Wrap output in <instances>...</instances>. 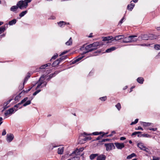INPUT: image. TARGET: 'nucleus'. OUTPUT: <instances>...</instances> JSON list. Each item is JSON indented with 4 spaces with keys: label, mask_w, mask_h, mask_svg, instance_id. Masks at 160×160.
<instances>
[{
    "label": "nucleus",
    "mask_w": 160,
    "mask_h": 160,
    "mask_svg": "<svg viewBox=\"0 0 160 160\" xmlns=\"http://www.w3.org/2000/svg\"><path fill=\"white\" fill-rule=\"evenodd\" d=\"M45 77V76H44V75H42V76L40 78H39L38 82H36L35 84L34 85H33L32 87L29 88L26 91H24V92L26 93H27L37 83H38V85H37V87L36 88V89H37L38 88H40L41 86V88H42L43 87L46 86L47 84V82H45L44 81Z\"/></svg>",
    "instance_id": "obj_1"
},
{
    "label": "nucleus",
    "mask_w": 160,
    "mask_h": 160,
    "mask_svg": "<svg viewBox=\"0 0 160 160\" xmlns=\"http://www.w3.org/2000/svg\"><path fill=\"white\" fill-rule=\"evenodd\" d=\"M17 5L20 9H22L26 8L28 6V4L25 1L21 0L18 2Z\"/></svg>",
    "instance_id": "obj_2"
},
{
    "label": "nucleus",
    "mask_w": 160,
    "mask_h": 160,
    "mask_svg": "<svg viewBox=\"0 0 160 160\" xmlns=\"http://www.w3.org/2000/svg\"><path fill=\"white\" fill-rule=\"evenodd\" d=\"M104 145L106 147L107 151H110L115 148V147L113 143H105Z\"/></svg>",
    "instance_id": "obj_3"
},
{
    "label": "nucleus",
    "mask_w": 160,
    "mask_h": 160,
    "mask_svg": "<svg viewBox=\"0 0 160 160\" xmlns=\"http://www.w3.org/2000/svg\"><path fill=\"white\" fill-rule=\"evenodd\" d=\"M132 37H137V36L136 35H131L129 36L128 37H124L122 40V42L126 43L131 42V41L130 40V38Z\"/></svg>",
    "instance_id": "obj_4"
},
{
    "label": "nucleus",
    "mask_w": 160,
    "mask_h": 160,
    "mask_svg": "<svg viewBox=\"0 0 160 160\" xmlns=\"http://www.w3.org/2000/svg\"><path fill=\"white\" fill-rule=\"evenodd\" d=\"M63 57L60 58L59 59H57L52 64V67H55L58 65L62 60L63 59Z\"/></svg>",
    "instance_id": "obj_5"
},
{
    "label": "nucleus",
    "mask_w": 160,
    "mask_h": 160,
    "mask_svg": "<svg viewBox=\"0 0 160 160\" xmlns=\"http://www.w3.org/2000/svg\"><path fill=\"white\" fill-rule=\"evenodd\" d=\"M14 136L12 134H7V140L10 142L13 139Z\"/></svg>",
    "instance_id": "obj_6"
},
{
    "label": "nucleus",
    "mask_w": 160,
    "mask_h": 160,
    "mask_svg": "<svg viewBox=\"0 0 160 160\" xmlns=\"http://www.w3.org/2000/svg\"><path fill=\"white\" fill-rule=\"evenodd\" d=\"M14 111V108H11L10 109L6 111V112H5L4 115L6 116H7L9 115H11L13 113Z\"/></svg>",
    "instance_id": "obj_7"
},
{
    "label": "nucleus",
    "mask_w": 160,
    "mask_h": 160,
    "mask_svg": "<svg viewBox=\"0 0 160 160\" xmlns=\"http://www.w3.org/2000/svg\"><path fill=\"white\" fill-rule=\"evenodd\" d=\"M85 48L87 51L85 52H83V54H85L87 52H89L93 51V49L92 48V46L91 44H90L88 45L87 46L85 47Z\"/></svg>",
    "instance_id": "obj_8"
},
{
    "label": "nucleus",
    "mask_w": 160,
    "mask_h": 160,
    "mask_svg": "<svg viewBox=\"0 0 160 160\" xmlns=\"http://www.w3.org/2000/svg\"><path fill=\"white\" fill-rule=\"evenodd\" d=\"M115 144L117 148L118 149H121L124 147V145L123 143H115Z\"/></svg>",
    "instance_id": "obj_9"
},
{
    "label": "nucleus",
    "mask_w": 160,
    "mask_h": 160,
    "mask_svg": "<svg viewBox=\"0 0 160 160\" xmlns=\"http://www.w3.org/2000/svg\"><path fill=\"white\" fill-rule=\"evenodd\" d=\"M92 46V48L93 49V51L98 48L99 46V43L98 42H95L92 44H91Z\"/></svg>",
    "instance_id": "obj_10"
},
{
    "label": "nucleus",
    "mask_w": 160,
    "mask_h": 160,
    "mask_svg": "<svg viewBox=\"0 0 160 160\" xmlns=\"http://www.w3.org/2000/svg\"><path fill=\"white\" fill-rule=\"evenodd\" d=\"M106 158V157L105 155L101 154L98 156L97 160H105Z\"/></svg>",
    "instance_id": "obj_11"
},
{
    "label": "nucleus",
    "mask_w": 160,
    "mask_h": 160,
    "mask_svg": "<svg viewBox=\"0 0 160 160\" xmlns=\"http://www.w3.org/2000/svg\"><path fill=\"white\" fill-rule=\"evenodd\" d=\"M138 147L141 149L143 150H146V147L144 146L143 144L142 143H139L138 144Z\"/></svg>",
    "instance_id": "obj_12"
},
{
    "label": "nucleus",
    "mask_w": 160,
    "mask_h": 160,
    "mask_svg": "<svg viewBox=\"0 0 160 160\" xmlns=\"http://www.w3.org/2000/svg\"><path fill=\"white\" fill-rule=\"evenodd\" d=\"M124 38V36L123 35H118L115 37L113 39V40H118Z\"/></svg>",
    "instance_id": "obj_13"
},
{
    "label": "nucleus",
    "mask_w": 160,
    "mask_h": 160,
    "mask_svg": "<svg viewBox=\"0 0 160 160\" xmlns=\"http://www.w3.org/2000/svg\"><path fill=\"white\" fill-rule=\"evenodd\" d=\"M64 150V147H59L58 149V154H62L63 153Z\"/></svg>",
    "instance_id": "obj_14"
},
{
    "label": "nucleus",
    "mask_w": 160,
    "mask_h": 160,
    "mask_svg": "<svg viewBox=\"0 0 160 160\" xmlns=\"http://www.w3.org/2000/svg\"><path fill=\"white\" fill-rule=\"evenodd\" d=\"M116 49V48L115 47H112L109 48L108 49L106 50V52H111L115 50Z\"/></svg>",
    "instance_id": "obj_15"
},
{
    "label": "nucleus",
    "mask_w": 160,
    "mask_h": 160,
    "mask_svg": "<svg viewBox=\"0 0 160 160\" xmlns=\"http://www.w3.org/2000/svg\"><path fill=\"white\" fill-rule=\"evenodd\" d=\"M72 39L71 38H70L68 41L67 42L65 43V44L66 45L69 46L70 45L72 44Z\"/></svg>",
    "instance_id": "obj_16"
},
{
    "label": "nucleus",
    "mask_w": 160,
    "mask_h": 160,
    "mask_svg": "<svg viewBox=\"0 0 160 160\" xmlns=\"http://www.w3.org/2000/svg\"><path fill=\"white\" fill-rule=\"evenodd\" d=\"M80 152L79 151V149H78L75 150L74 151H73L72 154H75L76 155H80Z\"/></svg>",
    "instance_id": "obj_17"
},
{
    "label": "nucleus",
    "mask_w": 160,
    "mask_h": 160,
    "mask_svg": "<svg viewBox=\"0 0 160 160\" xmlns=\"http://www.w3.org/2000/svg\"><path fill=\"white\" fill-rule=\"evenodd\" d=\"M18 6L17 5V6H12L10 8L11 11L14 12L17 10L18 8Z\"/></svg>",
    "instance_id": "obj_18"
},
{
    "label": "nucleus",
    "mask_w": 160,
    "mask_h": 160,
    "mask_svg": "<svg viewBox=\"0 0 160 160\" xmlns=\"http://www.w3.org/2000/svg\"><path fill=\"white\" fill-rule=\"evenodd\" d=\"M98 156V154H91L89 158L91 160H93L94 158Z\"/></svg>",
    "instance_id": "obj_19"
},
{
    "label": "nucleus",
    "mask_w": 160,
    "mask_h": 160,
    "mask_svg": "<svg viewBox=\"0 0 160 160\" xmlns=\"http://www.w3.org/2000/svg\"><path fill=\"white\" fill-rule=\"evenodd\" d=\"M112 36H108L106 37H104L103 38L102 41H106L109 40H111L112 39Z\"/></svg>",
    "instance_id": "obj_20"
},
{
    "label": "nucleus",
    "mask_w": 160,
    "mask_h": 160,
    "mask_svg": "<svg viewBox=\"0 0 160 160\" xmlns=\"http://www.w3.org/2000/svg\"><path fill=\"white\" fill-rule=\"evenodd\" d=\"M137 81L138 83L142 84L144 81V79L142 78L139 77L137 78Z\"/></svg>",
    "instance_id": "obj_21"
},
{
    "label": "nucleus",
    "mask_w": 160,
    "mask_h": 160,
    "mask_svg": "<svg viewBox=\"0 0 160 160\" xmlns=\"http://www.w3.org/2000/svg\"><path fill=\"white\" fill-rule=\"evenodd\" d=\"M50 65H51V63H47V64H45L44 65H42V66H41L40 67V68L41 69H44L46 67L48 66H49Z\"/></svg>",
    "instance_id": "obj_22"
},
{
    "label": "nucleus",
    "mask_w": 160,
    "mask_h": 160,
    "mask_svg": "<svg viewBox=\"0 0 160 160\" xmlns=\"http://www.w3.org/2000/svg\"><path fill=\"white\" fill-rule=\"evenodd\" d=\"M30 77V74L29 73H28L27 74V76L24 79V82L23 83V86L24 84V83L27 82L28 80V78H29Z\"/></svg>",
    "instance_id": "obj_23"
},
{
    "label": "nucleus",
    "mask_w": 160,
    "mask_h": 160,
    "mask_svg": "<svg viewBox=\"0 0 160 160\" xmlns=\"http://www.w3.org/2000/svg\"><path fill=\"white\" fill-rule=\"evenodd\" d=\"M83 56H82V57L78 58L76 59L75 60H73L72 62V63L74 64V63L77 62H78L80 60L83 58Z\"/></svg>",
    "instance_id": "obj_24"
},
{
    "label": "nucleus",
    "mask_w": 160,
    "mask_h": 160,
    "mask_svg": "<svg viewBox=\"0 0 160 160\" xmlns=\"http://www.w3.org/2000/svg\"><path fill=\"white\" fill-rule=\"evenodd\" d=\"M134 4L131 3L128 6V10L131 11L134 6Z\"/></svg>",
    "instance_id": "obj_25"
},
{
    "label": "nucleus",
    "mask_w": 160,
    "mask_h": 160,
    "mask_svg": "<svg viewBox=\"0 0 160 160\" xmlns=\"http://www.w3.org/2000/svg\"><path fill=\"white\" fill-rule=\"evenodd\" d=\"M17 21L16 19H14L9 22L8 24L10 25H12L15 24L16 22Z\"/></svg>",
    "instance_id": "obj_26"
},
{
    "label": "nucleus",
    "mask_w": 160,
    "mask_h": 160,
    "mask_svg": "<svg viewBox=\"0 0 160 160\" xmlns=\"http://www.w3.org/2000/svg\"><path fill=\"white\" fill-rule=\"evenodd\" d=\"M140 37L141 38V39L143 40H147L148 39V37L147 35H142Z\"/></svg>",
    "instance_id": "obj_27"
},
{
    "label": "nucleus",
    "mask_w": 160,
    "mask_h": 160,
    "mask_svg": "<svg viewBox=\"0 0 160 160\" xmlns=\"http://www.w3.org/2000/svg\"><path fill=\"white\" fill-rule=\"evenodd\" d=\"M135 156H136L135 154L134 153H132L131 154H130V155L128 156L127 157V159H131L132 157H133Z\"/></svg>",
    "instance_id": "obj_28"
},
{
    "label": "nucleus",
    "mask_w": 160,
    "mask_h": 160,
    "mask_svg": "<svg viewBox=\"0 0 160 160\" xmlns=\"http://www.w3.org/2000/svg\"><path fill=\"white\" fill-rule=\"evenodd\" d=\"M151 123L149 122H142V124L143 126L147 127L148 126L151 125Z\"/></svg>",
    "instance_id": "obj_29"
},
{
    "label": "nucleus",
    "mask_w": 160,
    "mask_h": 160,
    "mask_svg": "<svg viewBox=\"0 0 160 160\" xmlns=\"http://www.w3.org/2000/svg\"><path fill=\"white\" fill-rule=\"evenodd\" d=\"M27 11H23L19 14V16L21 18L23 17L25 14H26L27 13Z\"/></svg>",
    "instance_id": "obj_30"
},
{
    "label": "nucleus",
    "mask_w": 160,
    "mask_h": 160,
    "mask_svg": "<svg viewBox=\"0 0 160 160\" xmlns=\"http://www.w3.org/2000/svg\"><path fill=\"white\" fill-rule=\"evenodd\" d=\"M87 140V139H86V137L85 138L83 139H82L81 140H79V143L80 144H82L84 143Z\"/></svg>",
    "instance_id": "obj_31"
},
{
    "label": "nucleus",
    "mask_w": 160,
    "mask_h": 160,
    "mask_svg": "<svg viewBox=\"0 0 160 160\" xmlns=\"http://www.w3.org/2000/svg\"><path fill=\"white\" fill-rule=\"evenodd\" d=\"M115 107L118 110H120L121 108V104L119 102L115 105Z\"/></svg>",
    "instance_id": "obj_32"
},
{
    "label": "nucleus",
    "mask_w": 160,
    "mask_h": 160,
    "mask_svg": "<svg viewBox=\"0 0 160 160\" xmlns=\"http://www.w3.org/2000/svg\"><path fill=\"white\" fill-rule=\"evenodd\" d=\"M5 27H2L0 28V34L2 33L5 31Z\"/></svg>",
    "instance_id": "obj_33"
},
{
    "label": "nucleus",
    "mask_w": 160,
    "mask_h": 160,
    "mask_svg": "<svg viewBox=\"0 0 160 160\" xmlns=\"http://www.w3.org/2000/svg\"><path fill=\"white\" fill-rule=\"evenodd\" d=\"M154 48L157 50H160V45L156 44L155 45Z\"/></svg>",
    "instance_id": "obj_34"
},
{
    "label": "nucleus",
    "mask_w": 160,
    "mask_h": 160,
    "mask_svg": "<svg viewBox=\"0 0 160 160\" xmlns=\"http://www.w3.org/2000/svg\"><path fill=\"white\" fill-rule=\"evenodd\" d=\"M31 101L30 100L28 101H27V102L25 103L23 105V106L25 107L26 106L30 104L31 103Z\"/></svg>",
    "instance_id": "obj_35"
},
{
    "label": "nucleus",
    "mask_w": 160,
    "mask_h": 160,
    "mask_svg": "<svg viewBox=\"0 0 160 160\" xmlns=\"http://www.w3.org/2000/svg\"><path fill=\"white\" fill-rule=\"evenodd\" d=\"M28 99V98L27 97H26L24 99H23L21 101V102L20 103V104H22L24 103V102H25Z\"/></svg>",
    "instance_id": "obj_36"
},
{
    "label": "nucleus",
    "mask_w": 160,
    "mask_h": 160,
    "mask_svg": "<svg viewBox=\"0 0 160 160\" xmlns=\"http://www.w3.org/2000/svg\"><path fill=\"white\" fill-rule=\"evenodd\" d=\"M135 37H132L130 38V40L131 41V42H135L136 41L137 39L136 38H134Z\"/></svg>",
    "instance_id": "obj_37"
},
{
    "label": "nucleus",
    "mask_w": 160,
    "mask_h": 160,
    "mask_svg": "<svg viewBox=\"0 0 160 160\" xmlns=\"http://www.w3.org/2000/svg\"><path fill=\"white\" fill-rule=\"evenodd\" d=\"M92 134L91 133H87L86 132H83L82 133L81 135L82 136H88Z\"/></svg>",
    "instance_id": "obj_38"
},
{
    "label": "nucleus",
    "mask_w": 160,
    "mask_h": 160,
    "mask_svg": "<svg viewBox=\"0 0 160 160\" xmlns=\"http://www.w3.org/2000/svg\"><path fill=\"white\" fill-rule=\"evenodd\" d=\"M64 23H65V22L63 21H60L59 22H58V24L59 26L60 27L62 26V25Z\"/></svg>",
    "instance_id": "obj_39"
},
{
    "label": "nucleus",
    "mask_w": 160,
    "mask_h": 160,
    "mask_svg": "<svg viewBox=\"0 0 160 160\" xmlns=\"http://www.w3.org/2000/svg\"><path fill=\"white\" fill-rule=\"evenodd\" d=\"M107 99V97L106 96L103 97H101L100 98V99L102 101H105Z\"/></svg>",
    "instance_id": "obj_40"
},
{
    "label": "nucleus",
    "mask_w": 160,
    "mask_h": 160,
    "mask_svg": "<svg viewBox=\"0 0 160 160\" xmlns=\"http://www.w3.org/2000/svg\"><path fill=\"white\" fill-rule=\"evenodd\" d=\"M101 133H102L101 132H93L92 133V134L94 135H98L99 134H101Z\"/></svg>",
    "instance_id": "obj_41"
},
{
    "label": "nucleus",
    "mask_w": 160,
    "mask_h": 160,
    "mask_svg": "<svg viewBox=\"0 0 160 160\" xmlns=\"http://www.w3.org/2000/svg\"><path fill=\"white\" fill-rule=\"evenodd\" d=\"M151 160H160V158L154 157L153 159Z\"/></svg>",
    "instance_id": "obj_42"
},
{
    "label": "nucleus",
    "mask_w": 160,
    "mask_h": 160,
    "mask_svg": "<svg viewBox=\"0 0 160 160\" xmlns=\"http://www.w3.org/2000/svg\"><path fill=\"white\" fill-rule=\"evenodd\" d=\"M58 54H56V55H54L52 57V58L51 59V60L52 59H55L58 57Z\"/></svg>",
    "instance_id": "obj_43"
},
{
    "label": "nucleus",
    "mask_w": 160,
    "mask_h": 160,
    "mask_svg": "<svg viewBox=\"0 0 160 160\" xmlns=\"http://www.w3.org/2000/svg\"><path fill=\"white\" fill-rule=\"evenodd\" d=\"M6 134V130L4 129L3 130V131H2V136H4V135H5Z\"/></svg>",
    "instance_id": "obj_44"
},
{
    "label": "nucleus",
    "mask_w": 160,
    "mask_h": 160,
    "mask_svg": "<svg viewBox=\"0 0 160 160\" xmlns=\"http://www.w3.org/2000/svg\"><path fill=\"white\" fill-rule=\"evenodd\" d=\"M109 140H110V139H103L102 140V141H101V142H105L106 141H109Z\"/></svg>",
    "instance_id": "obj_45"
},
{
    "label": "nucleus",
    "mask_w": 160,
    "mask_h": 160,
    "mask_svg": "<svg viewBox=\"0 0 160 160\" xmlns=\"http://www.w3.org/2000/svg\"><path fill=\"white\" fill-rule=\"evenodd\" d=\"M54 73L53 74H51L49 76L48 78L47 79L48 80H49L53 77V75H54Z\"/></svg>",
    "instance_id": "obj_46"
},
{
    "label": "nucleus",
    "mask_w": 160,
    "mask_h": 160,
    "mask_svg": "<svg viewBox=\"0 0 160 160\" xmlns=\"http://www.w3.org/2000/svg\"><path fill=\"white\" fill-rule=\"evenodd\" d=\"M157 128H149L148 129L150 130H152L153 131H156L157 130Z\"/></svg>",
    "instance_id": "obj_47"
},
{
    "label": "nucleus",
    "mask_w": 160,
    "mask_h": 160,
    "mask_svg": "<svg viewBox=\"0 0 160 160\" xmlns=\"http://www.w3.org/2000/svg\"><path fill=\"white\" fill-rule=\"evenodd\" d=\"M136 129L137 130H143V128L140 126L138 127L137 128H136Z\"/></svg>",
    "instance_id": "obj_48"
},
{
    "label": "nucleus",
    "mask_w": 160,
    "mask_h": 160,
    "mask_svg": "<svg viewBox=\"0 0 160 160\" xmlns=\"http://www.w3.org/2000/svg\"><path fill=\"white\" fill-rule=\"evenodd\" d=\"M142 136H143V137H150V136L148 134H144L143 135H142Z\"/></svg>",
    "instance_id": "obj_49"
},
{
    "label": "nucleus",
    "mask_w": 160,
    "mask_h": 160,
    "mask_svg": "<svg viewBox=\"0 0 160 160\" xmlns=\"http://www.w3.org/2000/svg\"><path fill=\"white\" fill-rule=\"evenodd\" d=\"M67 52V51H64V52H62L60 55V56H61L62 55H63L65 54H66Z\"/></svg>",
    "instance_id": "obj_50"
},
{
    "label": "nucleus",
    "mask_w": 160,
    "mask_h": 160,
    "mask_svg": "<svg viewBox=\"0 0 160 160\" xmlns=\"http://www.w3.org/2000/svg\"><path fill=\"white\" fill-rule=\"evenodd\" d=\"M78 149H79V151L80 152H82L83 151V150H84V148H80Z\"/></svg>",
    "instance_id": "obj_51"
},
{
    "label": "nucleus",
    "mask_w": 160,
    "mask_h": 160,
    "mask_svg": "<svg viewBox=\"0 0 160 160\" xmlns=\"http://www.w3.org/2000/svg\"><path fill=\"white\" fill-rule=\"evenodd\" d=\"M126 139V138L124 137H121L120 138V140H124Z\"/></svg>",
    "instance_id": "obj_52"
},
{
    "label": "nucleus",
    "mask_w": 160,
    "mask_h": 160,
    "mask_svg": "<svg viewBox=\"0 0 160 160\" xmlns=\"http://www.w3.org/2000/svg\"><path fill=\"white\" fill-rule=\"evenodd\" d=\"M124 19V18L123 17L121 20L119 22V23H120V24H122V22H123V19Z\"/></svg>",
    "instance_id": "obj_53"
},
{
    "label": "nucleus",
    "mask_w": 160,
    "mask_h": 160,
    "mask_svg": "<svg viewBox=\"0 0 160 160\" xmlns=\"http://www.w3.org/2000/svg\"><path fill=\"white\" fill-rule=\"evenodd\" d=\"M32 0H25L26 2L28 4V3L30 2Z\"/></svg>",
    "instance_id": "obj_54"
},
{
    "label": "nucleus",
    "mask_w": 160,
    "mask_h": 160,
    "mask_svg": "<svg viewBox=\"0 0 160 160\" xmlns=\"http://www.w3.org/2000/svg\"><path fill=\"white\" fill-rule=\"evenodd\" d=\"M12 100V99H10L7 102H6V105L8 104Z\"/></svg>",
    "instance_id": "obj_55"
},
{
    "label": "nucleus",
    "mask_w": 160,
    "mask_h": 160,
    "mask_svg": "<svg viewBox=\"0 0 160 160\" xmlns=\"http://www.w3.org/2000/svg\"><path fill=\"white\" fill-rule=\"evenodd\" d=\"M102 133H103V134L101 136L102 137H103L104 135H106L108 133V132H107L106 133H104V132H102Z\"/></svg>",
    "instance_id": "obj_56"
},
{
    "label": "nucleus",
    "mask_w": 160,
    "mask_h": 160,
    "mask_svg": "<svg viewBox=\"0 0 160 160\" xmlns=\"http://www.w3.org/2000/svg\"><path fill=\"white\" fill-rule=\"evenodd\" d=\"M20 104H20V103H19L18 104L15 105V106H14V107H15L18 108L19 107V105H20Z\"/></svg>",
    "instance_id": "obj_57"
},
{
    "label": "nucleus",
    "mask_w": 160,
    "mask_h": 160,
    "mask_svg": "<svg viewBox=\"0 0 160 160\" xmlns=\"http://www.w3.org/2000/svg\"><path fill=\"white\" fill-rule=\"evenodd\" d=\"M137 134V132H133L132 134V136H133V135H136V134Z\"/></svg>",
    "instance_id": "obj_58"
},
{
    "label": "nucleus",
    "mask_w": 160,
    "mask_h": 160,
    "mask_svg": "<svg viewBox=\"0 0 160 160\" xmlns=\"http://www.w3.org/2000/svg\"><path fill=\"white\" fill-rule=\"evenodd\" d=\"M86 139H87L88 140H90L91 139H92V138L91 137H86Z\"/></svg>",
    "instance_id": "obj_59"
},
{
    "label": "nucleus",
    "mask_w": 160,
    "mask_h": 160,
    "mask_svg": "<svg viewBox=\"0 0 160 160\" xmlns=\"http://www.w3.org/2000/svg\"><path fill=\"white\" fill-rule=\"evenodd\" d=\"M138 121V119H136L135 120V121H134V122L136 124L137 123Z\"/></svg>",
    "instance_id": "obj_60"
},
{
    "label": "nucleus",
    "mask_w": 160,
    "mask_h": 160,
    "mask_svg": "<svg viewBox=\"0 0 160 160\" xmlns=\"http://www.w3.org/2000/svg\"><path fill=\"white\" fill-rule=\"evenodd\" d=\"M113 136V134H111L109 135H107L106 136L107 137H112Z\"/></svg>",
    "instance_id": "obj_61"
},
{
    "label": "nucleus",
    "mask_w": 160,
    "mask_h": 160,
    "mask_svg": "<svg viewBox=\"0 0 160 160\" xmlns=\"http://www.w3.org/2000/svg\"><path fill=\"white\" fill-rule=\"evenodd\" d=\"M156 29L158 30H160V27H156Z\"/></svg>",
    "instance_id": "obj_62"
},
{
    "label": "nucleus",
    "mask_w": 160,
    "mask_h": 160,
    "mask_svg": "<svg viewBox=\"0 0 160 160\" xmlns=\"http://www.w3.org/2000/svg\"><path fill=\"white\" fill-rule=\"evenodd\" d=\"M7 105H6L4 107V110H5V109H7L8 108V107H7Z\"/></svg>",
    "instance_id": "obj_63"
},
{
    "label": "nucleus",
    "mask_w": 160,
    "mask_h": 160,
    "mask_svg": "<svg viewBox=\"0 0 160 160\" xmlns=\"http://www.w3.org/2000/svg\"><path fill=\"white\" fill-rule=\"evenodd\" d=\"M159 56L160 57V52L159 53H158V55H157L156 56V57H157V58H158Z\"/></svg>",
    "instance_id": "obj_64"
}]
</instances>
